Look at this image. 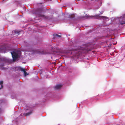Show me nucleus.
<instances>
[{
	"mask_svg": "<svg viewBox=\"0 0 125 125\" xmlns=\"http://www.w3.org/2000/svg\"><path fill=\"white\" fill-rule=\"evenodd\" d=\"M18 69L19 71H20L21 72H24V76H26V75H28V74L27 73V72L25 71V70L24 68L21 67H19L18 68Z\"/></svg>",
	"mask_w": 125,
	"mask_h": 125,
	"instance_id": "nucleus-6",
	"label": "nucleus"
},
{
	"mask_svg": "<svg viewBox=\"0 0 125 125\" xmlns=\"http://www.w3.org/2000/svg\"><path fill=\"white\" fill-rule=\"evenodd\" d=\"M62 86V85L61 84L57 85L55 86V89L56 90L59 89Z\"/></svg>",
	"mask_w": 125,
	"mask_h": 125,
	"instance_id": "nucleus-9",
	"label": "nucleus"
},
{
	"mask_svg": "<svg viewBox=\"0 0 125 125\" xmlns=\"http://www.w3.org/2000/svg\"><path fill=\"white\" fill-rule=\"evenodd\" d=\"M89 17L92 18H95L98 19H104L107 18V17L103 16H101L98 15H96L94 16H91L90 17L87 16L86 17L89 18Z\"/></svg>",
	"mask_w": 125,
	"mask_h": 125,
	"instance_id": "nucleus-2",
	"label": "nucleus"
},
{
	"mask_svg": "<svg viewBox=\"0 0 125 125\" xmlns=\"http://www.w3.org/2000/svg\"><path fill=\"white\" fill-rule=\"evenodd\" d=\"M91 1H94V0H91Z\"/></svg>",
	"mask_w": 125,
	"mask_h": 125,
	"instance_id": "nucleus-18",
	"label": "nucleus"
},
{
	"mask_svg": "<svg viewBox=\"0 0 125 125\" xmlns=\"http://www.w3.org/2000/svg\"><path fill=\"white\" fill-rule=\"evenodd\" d=\"M83 17H80L79 18H78V19H83Z\"/></svg>",
	"mask_w": 125,
	"mask_h": 125,
	"instance_id": "nucleus-14",
	"label": "nucleus"
},
{
	"mask_svg": "<svg viewBox=\"0 0 125 125\" xmlns=\"http://www.w3.org/2000/svg\"><path fill=\"white\" fill-rule=\"evenodd\" d=\"M75 17V14H73L69 15V16L68 18L71 19H72L74 18Z\"/></svg>",
	"mask_w": 125,
	"mask_h": 125,
	"instance_id": "nucleus-10",
	"label": "nucleus"
},
{
	"mask_svg": "<svg viewBox=\"0 0 125 125\" xmlns=\"http://www.w3.org/2000/svg\"><path fill=\"white\" fill-rule=\"evenodd\" d=\"M11 53L13 60H16L18 58V55L17 53L13 51L11 52Z\"/></svg>",
	"mask_w": 125,
	"mask_h": 125,
	"instance_id": "nucleus-5",
	"label": "nucleus"
},
{
	"mask_svg": "<svg viewBox=\"0 0 125 125\" xmlns=\"http://www.w3.org/2000/svg\"><path fill=\"white\" fill-rule=\"evenodd\" d=\"M44 11L42 8H40L37 10L36 12L37 16L39 17H41L44 19H48L49 17L47 16H46L44 15L42 13Z\"/></svg>",
	"mask_w": 125,
	"mask_h": 125,
	"instance_id": "nucleus-1",
	"label": "nucleus"
},
{
	"mask_svg": "<svg viewBox=\"0 0 125 125\" xmlns=\"http://www.w3.org/2000/svg\"><path fill=\"white\" fill-rule=\"evenodd\" d=\"M86 50L87 52L91 50H90L88 48H87Z\"/></svg>",
	"mask_w": 125,
	"mask_h": 125,
	"instance_id": "nucleus-13",
	"label": "nucleus"
},
{
	"mask_svg": "<svg viewBox=\"0 0 125 125\" xmlns=\"http://www.w3.org/2000/svg\"><path fill=\"white\" fill-rule=\"evenodd\" d=\"M3 81H1L0 82V84L1 86V87L0 88V89H1V88H2L3 87Z\"/></svg>",
	"mask_w": 125,
	"mask_h": 125,
	"instance_id": "nucleus-11",
	"label": "nucleus"
},
{
	"mask_svg": "<svg viewBox=\"0 0 125 125\" xmlns=\"http://www.w3.org/2000/svg\"><path fill=\"white\" fill-rule=\"evenodd\" d=\"M31 108H30L29 109H26V113L23 114V116H28L31 115Z\"/></svg>",
	"mask_w": 125,
	"mask_h": 125,
	"instance_id": "nucleus-4",
	"label": "nucleus"
},
{
	"mask_svg": "<svg viewBox=\"0 0 125 125\" xmlns=\"http://www.w3.org/2000/svg\"><path fill=\"white\" fill-rule=\"evenodd\" d=\"M77 0V1H80V0Z\"/></svg>",
	"mask_w": 125,
	"mask_h": 125,
	"instance_id": "nucleus-17",
	"label": "nucleus"
},
{
	"mask_svg": "<svg viewBox=\"0 0 125 125\" xmlns=\"http://www.w3.org/2000/svg\"><path fill=\"white\" fill-rule=\"evenodd\" d=\"M0 59H1L0 58Z\"/></svg>",
	"mask_w": 125,
	"mask_h": 125,
	"instance_id": "nucleus-19",
	"label": "nucleus"
},
{
	"mask_svg": "<svg viewBox=\"0 0 125 125\" xmlns=\"http://www.w3.org/2000/svg\"><path fill=\"white\" fill-rule=\"evenodd\" d=\"M97 0V1H98V0Z\"/></svg>",
	"mask_w": 125,
	"mask_h": 125,
	"instance_id": "nucleus-20",
	"label": "nucleus"
},
{
	"mask_svg": "<svg viewBox=\"0 0 125 125\" xmlns=\"http://www.w3.org/2000/svg\"><path fill=\"white\" fill-rule=\"evenodd\" d=\"M120 24L123 25L125 24V14H124L119 18Z\"/></svg>",
	"mask_w": 125,
	"mask_h": 125,
	"instance_id": "nucleus-3",
	"label": "nucleus"
},
{
	"mask_svg": "<svg viewBox=\"0 0 125 125\" xmlns=\"http://www.w3.org/2000/svg\"><path fill=\"white\" fill-rule=\"evenodd\" d=\"M20 32V31H14V33L18 35L19 34Z\"/></svg>",
	"mask_w": 125,
	"mask_h": 125,
	"instance_id": "nucleus-12",
	"label": "nucleus"
},
{
	"mask_svg": "<svg viewBox=\"0 0 125 125\" xmlns=\"http://www.w3.org/2000/svg\"><path fill=\"white\" fill-rule=\"evenodd\" d=\"M4 66V64H3L2 65V66Z\"/></svg>",
	"mask_w": 125,
	"mask_h": 125,
	"instance_id": "nucleus-16",
	"label": "nucleus"
},
{
	"mask_svg": "<svg viewBox=\"0 0 125 125\" xmlns=\"http://www.w3.org/2000/svg\"><path fill=\"white\" fill-rule=\"evenodd\" d=\"M95 0L96 1V0Z\"/></svg>",
	"mask_w": 125,
	"mask_h": 125,
	"instance_id": "nucleus-21",
	"label": "nucleus"
},
{
	"mask_svg": "<svg viewBox=\"0 0 125 125\" xmlns=\"http://www.w3.org/2000/svg\"><path fill=\"white\" fill-rule=\"evenodd\" d=\"M103 13V11H101L100 12V14H102Z\"/></svg>",
	"mask_w": 125,
	"mask_h": 125,
	"instance_id": "nucleus-15",
	"label": "nucleus"
},
{
	"mask_svg": "<svg viewBox=\"0 0 125 125\" xmlns=\"http://www.w3.org/2000/svg\"><path fill=\"white\" fill-rule=\"evenodd\" d=\"M54 37L53 38L55 39L58 38H60L61 37V36L60 35H59L56 34H53Z\"/></svg>",
	"mask_w": 125,
	"mask_h": 125,
	"instance_id": "nucleus-8",
	"label": "nucleus"
},
{
	"mask_svg": "<svg viewBox=\"0 0 125 125\" xmlns=\"http://www.w3.org/2000/svg\"><path fill=\"white\" fill-rule=\"evenodd\" d=\"M32 54L34 55L36 54H43V53L42 52H41L36 50H32Z\"/></svg>",
	"mask_w": 125,
	"mask_h": 125,
	"instance_id": "nucleus-7",
	"label": "nucleus"
}]
</instances>
